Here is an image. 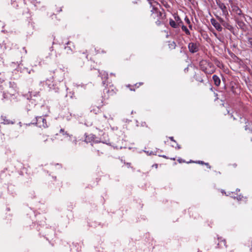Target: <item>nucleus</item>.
Wrapping results in <instances>:
<instances>
[{"label": "nucleus", "mask_w": 252, "mask_h": 252, "mask_svg": "<svg viewBox=\"0 0 252 252\" xmlns=\"http://www.w3.org/2000/svg\"><path fill=\"white\" fill-rule=\"evenodd\" d=\"M218 19L219 20V22H220L222 24H223L224 22V20L222 18L220 17H217Z\"/></svg>", "instance_id": "nucleus-23"}, {"label": "nucleus", "mask_w": 252, "mask_h": 252, "mask_svg": "<svg viewBox=\"0 0 252 252\" xmlns=\"http://www.w3.org/2000/svg\"><path fill=\"white\" fill-rule=\"evenodd\" d=\"M104 117H105L106 118H107V117H106L105 115H104Z\"/></svg>", "instance_id": "nucleus-44"}, {"label": "nucleus", "mask_w": 252, "mask_h": 252, "mask_svg": "<svg viewBox=\"0 0 252 252\" xmlns=\"http://www.w3.org/2000/svg\"><path fill=\"white\" fill-rule=\"evenodd\" d=\"M189 28L190 29V30H192V25L190 24L189 25Z\"/></svg>", "instance_id": "nucleus-31"}, {"label": "nucleus", "mask_w": 252, "mask_h": 252, "mask_svg": "<svg viewBox=\"0 0 252 252\" xmlns=\"http://www.w3.org/2000/svg\"><path fill=\"white\" fill-rule=\"evenodd\" d=\"M171 46L173 47L174 48H175V42H173L172 44H171Z\"/></svg>", "instance_id": "nucleus-28"}, {"label": "nucleus", "mask_w": 252, "mask_h": 252, "mask_svg": "<svg viewBox=\"0 0 252 252\" xmlns=\"http://www.w3.org/2000/svg\"><path fill=\"white\" fill-rule=\"evenodd\" d=\"M156 23L158 25H159L161 23V21H160L159 20H158L157 22H156Z\"/></svg>", "instance_id": "nucleus-30"}, {"label": "nucleus", "mask_w": 252, "mask_h": 252, "mask_svg": "<svg viewBox=\"0 0 252 252\" xmlns=\"http://www.w3.org/2000/svg\"><path fill=\"white\" fill-rule=\"evenodd\" d=\"M214 34H215V35L216 36H217V33H214Z\"/></svg>", "instance_id": "nucleus-41"}, {"label": "nucleus", "mask_w": 252, "mask_h": 252, "mask_svg": "<svg viewBox=\"0 0 252 252\" xmlns=\"http://www.w3.org/2000/svg\"><path fill=\"white\" fill-rule=\"evenodd\" d=\"M95 138V135L93 134H90L88 136H86L85 141L87 143L91 142L92 141H94Z\"/></svg>", "instance_id": "nucleus-11"}, {"label": "nucleus", "mask_w": 252, "mask_h": 252, "mask_svg": "<svg viewBox=\"0 0 252 252\" xmlns=\"http://www.w3.org/2000/svg\"><path fill=\"white\" fill-rule=\"evenodd\" d=\"M182 30L185 32V33L187 35H190V32L189 31V30L188 29V28L185 26L182 25Z\"/></svg>", "instance_id": "nucleus-18"}, {"label": "nucleus", "mask_w": 252, "mask_h": 252, "mask_svg": "<svg viewBox=\"0 0 252 252\" xmlns=\"http://www.w3.org/2000/svg\"><path fill=\"white\" fill-rule=\"evenodd\" d=\"M33 71L32 69L29 70L27 68H24L23 70L21 71L23 73L27 72L28 74L31 73V72Z\"/></svg>", "instance_id": "nucleus-20"}, {"label": "nucleus", "mask_w": 252, "mask_h": 252, "mask_svg": "<svg viewBox=\"0 0 252 252\" xmlns=\"http://www.w3.org/2000/svg\"><path fill=\"white\" fill-rule=\"evenodd\" d=\"M248 43L250 45V47L252 48V38L249 37L248 38Z\"/></svg>", "instance_id": "nucleus-22"}, {"label": "nucleus", "mask_w": 252, "mask_h": 252, "mask_svg": "<svg viewBox=\"0 0 252 252\" xmlns=\"http://www.w3.org/2000/svg\"><path fill=\"white\" fill-rule=\"evenodd\" d=\"M149 4L153 7L151 10L152 14H157L158 17V16L162 17V13L159 11V9L161 7L160 4L158 3L157 1H149Z\"/></svg>", "instance_id": "nucleus-1"}, {"label": "nucleus", "mask_w": 252, "mask_h": 252, "mask_svg": "<svg viewBox=\"0 0 252 252\" xmlns=\"http://www.w3.org/2000/svg\"><path fill=\"white\" fill-rule=\"evenodd\" d=\"M30 93V98H36L39 96V92H29Z\"/></svg>", "instance_id": "nucleus-13"}, {"label": "nucleus", "mask_w": 252, "mask_h": 252, "mask_svg": "<svg viewBox=\"0 0 252 252\" xmlns=\"http://www.w3.org/2000/svg\"><path fill=\"white\" fill-rule=\"evenodd\" d=\"M185 20L188 25H189L190 24V20L188 17H186V18H185Z\"/></svg>", "instance_id": "nucleus-25"}, {"label": "nucleus", "mask_w": 252, "mask_h": 252, "mask_svg": "<svg viewBox=\"0 0 252 252\" xmlns=\"http://www.w3.org/2000/svg\"><path fill=\"white\" fill-rule=\"evenodd\" d=\"M205 164L207 166H209V164L208 163H205Z\"/></svg>", "instance_id": "nucleus-39"}, {"label": "nucleus", "mask_w": 252, "mask_h": 252, "mask_svg": "<svg viewBox=\"0 0 252 252\" xmlns=\"http://www.w3.org/2000/svg\"><path fill=\"white\" fill-rule=\"evenodd\" d=\"M10 87L11 88L8 93L11 95H14V93L16 92V86L14 82H9Z\"/></svg>", "instance_id": "nucleus-10"}, {"label": "nucleus", "mask_w": 252, "mask_h": 252, "mask_svg": "<svg viewBox=\"0 0 252 252\" xmlns=\"http://www.w3.org/2000/svg\"><path fill=\"white\" fill-rule=\"evenodd\" d=\"M73 138H74V139L73 140L72 143L75 145H76L77 140H76V138H75V137H74Z\"/></svg>", "instance_id": "nucleus-26"}, {"label": "nucleus", "mask_w": 252, "mask_h": 252, "mask_svg": "<svg viewBox=\"0 0 252 252\" xmlns=\"http://www.w3.org/2000/svg\"><path fill=\"white\" fill-rule=\"evenodd\" d=\"M157 167H158V165H157V164H156V165H155V167L157 168Z\"/></svg>", "instance_id": "nucleus-40"}, {"label": "nucleus", "mask_w": 252, "mask_h": 252, "mask_svg": "<svg viewBox=\"0 0 252 252\" xmlns=\"http://www.w3.org/2000/svg\"><path fill=\"white\" fill-rule=\"evenodd\" d=\"M177 144V147H175V148H177V149H180L181 148V147L179 145H178V144Z\"/></svg>", "instance_id": "nucleus-29"}, {"label": "nucleus", "mask_w": 252, "mask_h": 252, "mask_svg": "<svg viewBox=\"0 0 252 252\" xmlns=\"http://www.w3.org/2000/svg\"><path fill=\"white\" fill-rule=\"evenodd\" d=\"M193 161H192V160H190L189 163H190V162H193Z\"/></svg>", "instance_id": "nucleus-42"}, {"label": "nucleus", "mask_w": 252, "mask_h": 252, "mask_svg": "<svg viewBox=\"0 0 252 252\" xmlns=\"http://www.w3.org/2000/svg\"><path fill=\"white\" fill-rule=\"evenodd\" d=\"M60 133H62L63 135L66 136L68 140H71L72 137V135H69L66 132H65L63 129H60Z\"/></svg>", "instance_id": "nucleus-14"}, {"label": "nucleus", "mask_w": 252, "mask_h": 252, "mask_svg": "<svg viewBox=\"0 0 252 252\" xmlns=\"http://www.w3.org/2000/svg\"><path fill=\"white\" fill-rule=\"evenodd\" d=\"M160 2H161L163 4H164V2H166V1H160Z\"/></svg>", "instance_id": "nucleus-36"}, {"label": "nucleus", "mask_w": 252, "mask_h": 252, "mask_svg": "<svg viewBox=\"0 0 252 252\" xmlns=\"http://www.w3.org/2000/svg\"><path fill=\"white\" fill-rule=\"evenodd\" d=\"M66 44L69 46H64V49L66 50L67 53L70 54L72 52L73 49L74 48L73 44L70 41H68Z\"/></svg>", "instance_id": "nucleus-9"}, {"label": "nucleus", "mask_w": 252, "mask_h": 252, "mask_svg": "<svg viewBox=\"0 0 252 252\" xmlns=\"http://www.w3.org/2000/svg\"><path fill=\"white\" fill-rule=\"evenodd\" d=\"M231 7L233 12L240 17H244V15L242 14L241 10L238 7V6L236 5H232Z\"/></svg>", "instance_id": "nucleus-8"}, {"label": "nucleus", "mask_w": 252, "mask_h": 252, "mask_svg": "<svg viewBox=\"0 0 252 252\" xmlns=\"http://www.w3.org/2000/svg\"><path fill=\"white\" fill-rule=\"evenodd\" d=\"M234 198H236L238 200H241L243 198V196L241 195H238L237 197L234 196Z\"/></svg>", "instance_id": "nucleus-24"}, {"label": "nucleus", "mask_w": 252, "mask_h": 252, "mask_svg": "<svg viewBox=\"0 0 252 252\" xmlns=\"http://www.w3.org/2000/svg\"><path fill=\"white\" fill-rule=\"evenodd\" d=\"M218 239L219 240L218 245H219L220 247H221L222 245L225 246L226 241L224 239H222L221 238H218Z\"/></svg>", "instance_id": "nucleus-17"}, {"label": "nucleus", "mask_w": 252, "mask_h": 252, "mask_svg": "<svg viewBox=\"0 0 252 252\" xmlns=\"http://www.w3.org/2000/svg\"><path fill=\"white\" fill-rule=\"evenodd\" d=\"M5 95V94H3V95ZM3 97H5V96H3Z\"/></svg>", "instance_id": "nucleus-43"}, {"label": "nucleus", "mask_w": 252, "mask_h": 252, "mask_svg": "<svg viewBox=\"0 0 252 252\" xmlns=\"http://www.w3.org/2000/svg\"><path fill=\"white\" fill-rule=\"evenodd\" d=\"M146 125L145 123H144L143 124H142V126H144V125Z\"/></svg>", "instance_id": "nucleus-37"}, {"label": "nucleus", "mask_w": 252, "mask_h": 252, "mask_svg": "<svg viewBox=\"0 0 252 252\" xmlns=\"http://www.w3.org/2000/svg\"><path fill=\"white\" fill-rule=\"evenodd\" d=\"M213 79L215 85H216L217 86H219L220 85V80L217 75H214L213 76Z\"/></svg>", "instance_id": "nucleus-12"}, {"label": "nucleus", "mask_w": 252, "mask_h": 252, "mask_svg": "<svg viewBox=\"0 0 252 252\" xmlns=\"http://www.w3.org/2000/svg\"><path fill=\"white\" fill-rule=\"evenodd\" d=\"M27 103L28 105L26 106V109L28 111L31 110L33 108L36 104V100L35 98H31L27 95Z\"/></svg>", "instance_id": "nucleus-5"}, {"label": "nucleus", "mask_w": 252, "mask_h": 252, "mask_svg": "<svg viewBox=\"0 0 252 252\" xmlns=\"http://www.w3.org/2000/svg\"><path fill=\"white\" fill-rule=\"evenodd\" d=\"M109 119H111V120H112V119H113V118H112V117L110 116Z\"/></svg>", "instance_id": "nucleus-38"}, {"label": "nucleus", "mask_w": 252, "mask_h": 252, "mask_svg": "<svg viewBox=\"0 0 252 252\" xmlns=\"http://www.w3.org/2000/svg\"><path fill=\"white\" fill-rule=\"evenodd\" d=\"M198 163H201V164H204V162L202 161H198Z\"/></svg>", "instance_id": "nucleus-33"}, {"label": "nucleus", "mask_w": 252, "mask_h": 252, "mask_svg": "<svg viewBox=\"0 0 252 252\" xmlns=\"http://www.w3.org/2000/svg\"><path fill=\"white\" fill-rule=\"evenodd\" d=\"M189 51L191 53L197 52L199 50L198 44L196 43L190 42L188 45Z\"/></svg>", "instance_id": "nucleus-6"}, {"label": "nucleus", "mask_w": 252, "mask_h": 252, "mask_svg": "<svg viewBox=\"0 0 252 252\" xmlns=\"http://www.w3.org/2000/svg\"><path fill=\"white\" fill-rule=\"evenodd\" d=\"M212 25L215 28V29L219 32H221L222 28L220 24L214 18H212L210 20Z\"/></svg>", "instance_id": "nucleus-7"}, {"label": "nucleus", "mask_w": 252, "mask_h": 252, "mask_svg": "<svg viewBox=\"0 0 252 252\" xmlns=\"http://www.w3.org/2000/svg\"><path fill=\"white\" fill-rule=\"evenodd\" d=\"M37 126L40 127L46 128L48 126L46 120L42 117H38L36 118Z\"/></svg>", "instance_id": "nucleus-3"}, {"label": "nucleus", "mask_w": 252, "mask_h": 252, "mask_svg": "<svg viewBox=\"0 0 252 252\" xmlns=\"http://www.w3.org/2000/svg\"><path fill=\"white\" fill-rule=\"evenodd\" d=\"M178 161H179V162H182V159H178Z\"/></svg>", "instance_id": "nucleus-35"}, {"label": "nucleus", "mask_w": 252, "mask_h": 252, "mask_svg": "<svg viewBox=\"0 0 252 252\" xmlns=\"http://www.w3.org/2000/svg\"><path fill=\"white\" fill-rule=\"evenodd\" d=\"M169 139H170L171 141H173V142H174L175 143H176V141L174 140L173 137H169Z\"/></svg>", "instance_id": "nucleus-27"}, {"label": "nucleus", "mask_w": 252, "mask_h": 252, "mask_svg": "<svg viewBox=\"0 0 252 252\" xmlns=\"http://www.w3.org/2000/svg\"><path fill=\"white\" fill-rule=\"evenodd\" d=\"M3 81H4V79H0V83L2 82Z\"/></svg>", "instance_id": "nucleus-34"}, {"label": "nucleus", "mask_w": 252, "mask_h": 252, "mask_svg": "<svg viewBox=\"0 0 252 252\" xmlns=\"http://www.w3.org/2000/svg\"><path fill=\"white\" fill-rule=\"evenodd\" d=\"M54 139L52 138H50L49 139H46L44 140V142H47L49 144H51L52 142H53Z\"/></svg>", "instance_id": "nucleus-21"}, {"label": "nucleus", "mask_w": 252, "mask_h": 252, "mask_svg": "<svg viewBox=\"0 0 252 252\" xmlns=\"http://www.w3.org/2000/svg\"><path fill=\"white\" fill-rule=\"evenodd\" d=\"M222 25L225 27L226 28V29H227L228 30H229V31H231L233 29V27H232V26H231L230 24H229L228 23H224L223 24H222Z\"/></svg>", "instance_id": "nucleus-19"}, {"label": "nucleus", "mask_w": 252, "mask_h": 252, "mask_svg": "<svg viewBox=\"0 0 252 252\" xmlns=\"http://www.w3.org/2000/svg\"><path fill=\"white\" fill-rule=\"evenodd\" d=\"M216 2L217 5L222 10V15L226 18L228 16L227 6L223 3H222L221 1H216Z\"/></svg>", "instance_id": "nucleus-4"}, {"label": "nucleus", "mask_w": 252, "mask_h": 252, "mask_svg": "<svg viewBox=\"0 0 252 252\" xmlns=\"http://www.w3.org/2000/svg\"><path fill=\"white\" fill-rule=\"evenodd\" d=\"M170 25L174 28H177L179 26L178 24L173 19H170L169 20Z\"/></svg>", "instance_id": "nucleus-15"}, {"label": "nucleus", "mask_w": 252, "mask_h": 252, "mask_svg": "<svg viewBox=\"0 0 252 252\" xmlns=\"http://www.w3.org/2000/svg\"><path fill=\"white\" fill-rule=\"evenodd\" d=\"M104 78H108V74L107 73H106L105 75L104 74Z\"/></svg>", "instance_id": "nucleus-32"}, {"label": "nucleus", "mask_w": 252, "mask_h": 252, "mask_svg": "<svg viewBox=\"0 0 252 252\" xmlns=\"http://www.w3.org/2000/svg\"><path fill=\"white\" fill-rule=\"evenodd\" d=\"M174 19H175L174 21L178 24V25L179 26H180V24L182 23V21L181 19H180V17L177 14H174Z\"/></svg>", "instance_id": "nucleus-16"}, {"label": "nucleus", "mask_w": 252, "mask_h": 252, "mask_svg": "<svg viewBox=\"0 0 252 252\" xmlns=\"http://www.w3.org/2000/svg\"><path fill=\"white\" fill-rule=\"evenodd\" d=\"M200 67L204 72L207 74H212L214 72V67L207 62L202 61L200 63Z\"/></svg>", "instance_id": "nucleus-2"}]
</instances>
